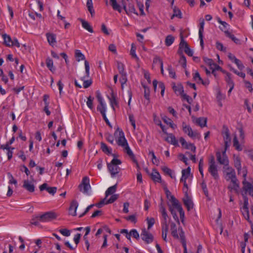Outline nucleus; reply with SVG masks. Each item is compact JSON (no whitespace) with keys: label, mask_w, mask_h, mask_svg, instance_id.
I'll return each instance as SVG.
<instances>
[{"label":"nucleus","mask_w":253,"mask_h":253,"mask_svg":"<svg viewBox=\"0 0 253 253\" xmlns=\"http://www.w3.org/2000/svg\"><path fill=\"white\" fill-rule=\"evenodd\" d=\"M169 201L171 202V205H169V208L173 218L179 224V220L176 214V211H177L179 212L180 218L181 222L183 223L185 213L181 205L173 196H171L170 197Z\"/></svg>","instance_id":"1"},{"label":"nucleus","mask_w":253,"mask_h":253,"mask_svg":"<svg viewBox=\"0 0 253 253\" xmlns=\"http://www.w3.org/2000/svg\"><path fill=\"white\" fill-rule=\"evenodd\" d=\"M114 135L117 136V144L123 148V152L128 156H133V153L129 147L127 140L125 138L123 131L118 128L115 131Z\"/></svg>","instance_id":"2"},{"label":"nucleus","mask_w":253,"mask_h":253,"mask_svg":"<svg viewBox=\"0 0 253 253\" xmlns=\"http://www.w3.org/2000/svg\"><path fill=\"white\" fill-rule=\"evenodd\" d=\"M121 164V161L116 158H113L110 163L107 164V167L112 177H116L120 172L121 168L119 165Z\"/></svg>","instance_id":"3"},{"label":"nucleus","mask_w":253,"mask_h":253,"mask_svg":"<svg viewBox=\"0 0 253 253\" xmlns=\"http://www.w3.org/2000/svg\"><path fill=\"white\" fill-rule=\"evenodd\" d=\"M57 213L53 211L45 212L42 214H39L36 216V218L41 222H48L56 219Z\"/></svg>","instance_id":"4"},{"label":"nucleus","mask_w":253,"mask_h":253,"mask_svg":"<svg viewBox=\"0 0 253 253\" xmlns=\"http://www.w3.org/2000/svg\"><path fill=\"white\" fill-rule=\"evenodd\" d=\"M182 129L184 132L187 134L192 139H199L201 137L200 134L196 130H193L190 126L187 125L185 123H183L182 125Z\"/></svg>","instance_id":"5"},{"label":"nucleus","mask_w":253,"mask_h":253,"mask_svg":"<svg viewBox=\"0 0 253 253\" xmlns=\"http://www.w3.org/2000/svg\"><path fill=\"white\" fill-rule=\"evenodd\" d=\"M208 171L215 180L219 178L217 166L215 164L214 157L212 156L209 160Z\"/></svg>","instance_id":"6"},{"label":"nucleus","mask_w":253,"mask_h":253,"mask_svg":"<svg viewBox=\"0 0 253 253\" xmlns=\"http://www.w3.org/2000/svg\"><path fill=\"white\" fill-rule=\"evenodd\" d=\"M172 88L175 93L177 95H180L184 99L190 103L191 98L184 93L183 87L181 84H173Z\"/></svg>","instance_id":"7"},{"label":"nucleus","mask_w":253,"mask_h":253,"mask_svg":"<svg viewBox=\"0 0 253 253\" xmlns=\"http://www.w3.org/2000/svg\"><path fill=\"white\" fill-rule=\"evenodd\" d=\"M96 98L99 102V105L97 106V110L99 111L101 115L106 114V103L99 91H97L96 92Z\"/></svg>","instance_id":"8"},{"label":"nucleus","mask_w":253,"mask_h":253,"mask_svg":"<svg viewBox=\"0 0 253 253\" xmlns=\"http://www.w3.org/2000/svg\"><path fill=\"white\" fill-rule=\"evenodd\" d=\"M79 189L84 194H87L88 191L91 189L88 177H83L81 183L79 185Z\"/></svg>","instance_id":"9"},{"label":"nucleus","mask_w":253,"mask_h":253,"mask_svg":"<svg viewBox=\"0 0 253 253\" xmlns=\"http://www.w3.org/2000/svg\"><path fill=\"white\" fill-rule=\"evenodd\" d=\"M226 150L227 149H225L222 153L218 152L216 154L217 161L220 164L224 166V168H226L229 164V160L226 155Z\"/></svg>","instance_id":"10"},{"label":"nucleus","mask_w":253,"mask_h":253,"mask_svg":"<svg viewBox=\"0 0 253 253\" xmlns=\"http://www.w3.org/2000/svg\"><path fill=\"white\" fill-rule=\"evenodd\" d=\"M160 211L162 213L163 221H162V226L165 225L169 226V216L167 214L166 210L162 203L160 205Z\"/></svg>","instance_id":"11"},{"label":"nucleus","mask_w":253,"mask_h":253,"mask_svg":"<svg viewBox=\"0 0 253 253\" xmlns=\"http://www.w3.org/2000/svg\"><path fill=\"white\" fill-rule=\"evenodd\" d=\"M205 21L204 19H200L199 29V38L200 40V45L202 47H204V31Z\"/></svg>","instance_id":"12"},{"label":"nucleus","mask_w":253,"mask_h":253,"mask_svg":"<svg viewBox=\"0 0 253 253\" xmlns=\"http://www.w3.org/2000/svg\"><path fill=\"white\" fill-rule=\"evenodd\" d=\"M141 239L147 244L151 243L153 241L152 234L145 229L142 230L141 233Z\"/></svg>","instance_id":"13"},{"label":"nucleus","mask_w":253,"mask_h":253,"mask_svg":"<svg viewBox=\"0 0 253 253\" xmlns=\"http://www.w3.org/2000/svg\"><path fill=\"white\" fill-rule=\"evenodd\" d=\"M23 187L29 192L32 193L35 191V186L33 182L28 180L23 181Z\"/></svg>","instance_id":"14"},{"label":"nucleus","mask_w":253,"mask_h":253,"mask_svg":"<svg viewBox=\"0 0 253 253\" xmlns=\"http://www.w3.org/2000/svg\"><path fill=\"white\" fill-rule=\"evenodd\" d=\"M224 141L225 149H227L228 147H229L231 138L230 137L229 131L228 129H226L224 132L222 133Z\"/></svg>","instance_id":"15"},{"label":"nucleus","mask_w":253,"mask_h":253,"mask_svg":"<svg viewBox=\"0 0 253 253\" xmlns=\"http://www.w3.org/2000/svg\"><path fill=\"white\" fill-rule=\"evenodd\" d=\"M171 232L172 236L176 239H180V233L181 230H182L181 228L178 229V231L177 230L176 226L175 223H172L170 225ZM183 232V231L182 230Z\"/></svg>","instance_id":"16"},{"label":"nucleus","mask_w":253,"mask_h":253,"mask_svg":"<svg viewBox=\"0 0 253 253\" xmlns=\"http://www.w3.org/2000/svg\"><path fill=\"white\" fill-rule=\"evenodd\" d=\"M118 198V195L117 194H113L111 196L109 200L105 202V199H104L101 201L99 203H98L96 206L100 208L104 204H108L113 203L115 202Z\"/></svg>","instance_id":"17"},{"label":"nucleus","mask_w":253,"mask_h":253,"mask_svg":"<svg viewBox=\"0 0 253 253\" xmlns=\"http://www.w3.org/2000/svg\"><path fill=\"white\" fill-rule=\"evenodd\" d=\"M183 201L188 211H190L191 209H193V202L191 198L188 196L187 194H185V197L183 199Z\"/></svg>","instance_id":"18"},{"label":"nucleus","mask_w":253,"mask_h":253,"mask_svg":"<svg viewBox=\"0 0 253 253\" xmlns=\"http://www.w3.org/2000/svg\"><path fill=\"white\" fill-rule=\"evenodd\" d=\"M79 204L76 200H73L70 205L69 212V214L72 216H76L77 215L76 211L78 208Z\"/></svg>","instance_id":"19"},{"label":"nucleus","mask_w":253,"mask_h":253,"mask_svg":"<svg viewBox=\"0 0 253 253\" xmlns=\"http://www.w3.org/2000/svg\"><path fill=\"white\" fill-rule=\"evenodd\" d=\"M167 135V136L165 138L167 142L174 146L178 145V140L172 133H168Z\"/></svg>","instance_id":"20"},{"label":"nucleus","mask_w":253,"mask_h":253,"mask_svg":"<svg viewBox=\"0 0 253 253\" xmlns=\"http://www.w3.org/2000/svg\"><path fill=\"white\" fill-rule=\"evenodd\" d=\"M244 185L243 188L244 190L248 192L249 194L253 197V186L249 182L246 181V180H244L243 181Z\"/></svg>","instance_id":"21"},{"label":"nucleus","mask_w":253,"mask_h":253,"mask_svg":"<svg viewBox=\"0 0 253 253\" xmlns=\"http://www.w3.org/2000/svg\"><path fill=\"white\" fill-rule=\"evenodd\" d=\"M239 183L237 179L231 180V183L228 186V188L230 191H234L235 192L238 193L239 191Z\"/></svg>","instance_id":"22"},{"label":"nucleus","mask_w":253,"mask_h":253,"mask_svg":"<svg viewBox=\"0 0 253 253\" xmlns=\"http://www.w3.org/2000/svg\"><path fill=\"white\" fill-rule=\"evenodd\" d=\"M46 37L49 44L53 46L56 42V35L52 33H47L46 34Z\"/></svg>","instance_id":"23"},{"label":"nucleus","mask_w":253,"mask_h":253,"mask_svg":"<svg viewBox=\"0 0 253 253\" xmlns=\"http://www.w3.org/2000/svg\"><path fill=\"white\" fill-rule=\"evenodd\" d=\"M123 8L124 10L126 11L127 14H131L132 13H134L137 15V13L134 8V6L132 4H129L128 5V7L127 8L125 4H123Z\"/></svg>","instance_id":"24"},{"label":"nucleus","mask_w":253,"mask_h":253,"mask_svg":"<svg viewBox=\"0 0 253 253\" xmlns=\"http://www.w3.org/2000/svg\"><path fill=\"white\" fill-rule=\"evenodd\" d=\"M224 32L226 37L231 39L236 44L240 45L241 44V41L237 39L234 35L232 34L228 31H224Z\"/></svg>","instance_id":"25"},{"label":"nucleus","mask_w":253,"mask_h":253,"mask_svg":"<svg viewBox=\"0 0 253 253\" xmlns=\"http://www.w3.org/2000/svg\"><path fill=\"white\" fill-rule=\"evenodd\" d=\"M207 119L205 117H200L195 119V123L201 127L207 126Z\"/></svg>","instance_id":"26"},{"label":"nucleus","mask_w":253,"mask_h":253,"mask_svg":"<svg viewBox=\"0 0 253 253\" xmlns=\"http://www.w3.org/2000/svg\"><path fill=\"white\" fill-rule=\"evenodd\" d=\"M110 105L112 109L115 110V107L118 106V103L117 100V97L113 92L111 93L110 97H109Z\"/></svg>","instance_id":"27"},{"label":"nucleus","mask_w":253,"mask_h":253,"mask_svg":"<svg viewBox=\"0 0 253 253\" xmlns=\"http://www.w3.org/2000/svg\"><path fill=\"white\" fill-rule=\"evenodd\" d=\"M191 169L189 167L186 169H184L182 170V176L180 178V181H184L186 180L190 174Z\"/></svg>","instance_id":"28"},{"label":"nucleus","mask_w":253,"mask_h":253,"mask_svg":"<svg viewBox=\"0 0 253 253\" xmlns=\"http://www.w3.org/2000/svg\"><path fill=\"white\" fill-rule=\"evenodd\" d=\"M163 171L166 173L168 174L171 178L175 179L176 177L174 171L167 167H163L162 168Z\"/></svg>","instance_id":"29"},{"label":"nucleus","mask_w":253,"mask_h":253,"mask_svg":"<svg viewBox=\"0 0 253 253\" xmlns=\"http://www.w3.org/2000/svg\"><path fill=\"white\" fill-rule=\"evenodd\" d=\"M151 178L155 182H161V177L159 172L155 170H153Z\"/></svg>","instance_id":"30"},{"label":"nucleus","mask_w":253,"mask_h":253,"mask_svg":"<svg viewBox=\"0 0 253 253\" xmlns=\"http://www.w3.org/2000/svg\"><path fill=\"white\" fill-rule=\"evenodd\" d=\"M2 38L4 41V43L5 45L8 47L12 46V40H11V37L5 34L2 35Z\"/></svg>","instance_id":"31"},{"label":"nucleus","mask_w":253,"mask_h":253,"mask_svg":"<svg viewBox=\"0 0 253 253\" xmlns=\"http://www.w3.org/2000/svg\"><path fill=\"white\" fill-rule=\"evenodd\" d=\"M173 13L171 16V19H173L174 17H177L178 18H182V13L179 9L177 8L176 6H174L173 8Z\"/></svg>","instance_id":"32"},{"label":"nucleus","mask_w":253,"mask_h":253,"mask_svg":"<svg viewBox=\"0 0 253 253\" xmlns=\"http://www.w3.org/2000/svg\"><path fill=\"white\" fill-rule=\"evenodd\" d=\"M101 149L102 151L107 155H111L112 154V150L111 148H109L107 146V145L103 143H101Z\"/></svg>","instance_id":"33"},{"label":"nucleus","mask_w":253,"mask_h":253,"mask_svg":"<svg viewBox=\"0 0 253 253\" xmlns=\"http://www.w3.org/2000/svg\"><path fill=\"white\" fill-rule=\"evenodd\" d=\"M193 78L197 83H202L203 84H205L204 82L203 81L198 71H196L193 73Z\"/></svg>","instance_id":"34"},{"label":"nucleus","mask_w":253,"mask_h":253,"mask_svg":"<svg viewBox=\"0 0 253 253\" xmlns=\"http://www.w3.org/2000/svg\"><path fill=\"white\" fill-rule=\"evenodd\" d=\"M180 240L182 243L183 247L184 248V253H187V247H186V240L184 236V233L181 230V232L180 233Z\"/></svg>","instance_id":"35"},{"label":"nucleus","mask_w":253,"mask_h":253,"mask_svg":"<svg viewBox=\"0 0 253 253\" xmlns=\"http://www.w3.org/2000/svg\"><path fill=\"white\" fill-rule=\"evenodd\" d=\"M226 179L227 180H235L237 179L235 175V170L233 169H230V172H226Z\"/></svg>","instance_id":"36"},{"label":"nucleus","mask_w":253,"mask_h":253,"mask_svg":"<svg viewBox=\"0 0 253 253\" xmlns=\"http://www.w3.org/2000/svg\"><path fill=\"white\" fill-rule=\"evenodd\" d=\"M46 64L47 67L48 69L52 72H53L55 71V68L53 66V60L50 59L49 57H48L46 59Z\"/></svg>","instance_id":"37"},{"label":"nucleus","mask_w":253,"mask_h":253,"mask_svg":"<svg viewBox=\"0 0 253 253\" xmlns=\"http://www.w3.org/2000/svg\"><path fill=\"white\" fill-rule=\"evenodd\" d=\"M117 184L109 187L105 192V197H107L108 196L113 194L116 191Z\"/></svg>","instance_id":"38"},{"label":"nucleus","mask_w":253,"mask_h":253,"mask_svg":"<svg viewBox=\"0 0 253 253\" xmlns=\"http://www.w3.org/2000/svg\"><path fill=\"white\" fill-rule=\"evenodd\" d=\"M75 57L78 61H80L81 60H83L85 59L84 55L82 53V52L78 49L75 50Z\"/></svg>","instance_id":"39"},{"label":"nucleus","mask_w":253,"mask_h":253,"mask_svg":"<svg viewBox=\"0 0 253 253\" xmlns=\"http://www.w3.org/2000/svg\"><path fill=\"white\" fill-rule=\"evenodd\" d=\"M241 211L243 214V216L245 219L250 223H252V221L250 219L249 208H242Z\"/></svg>","instance_id":"40"},{"label":"nucleus","mask_w":253,"mask_h":253,"mask_svg":"<svg viewBox=\"0 0 253 253\" xmlns=\"http://www.w3.org/2000/svg\"><path fill=\"white\" fill-rule=\"evenodd\" d=\"M163 120L166 124L169 125V126L172 129H175L176 127V125H175L172 121L169 118L167 117H165L163 118Z\"/></svg>","instance_id":"41"},{"label":"nucleus","mask_w":253,"mask_h":253,"mask_svg":"<svg viewBox=\"0 0 253 253\" xmlns=\"http://www.w3.org/2000/svg\"><path fill=\"white\" fill-rule=\"evenodd\" d=\"M81 22L82 26L84 29H86L90 33L93 32V30L91 27L90 26V25H89V24L88 23V22L84 20H81Z\"/></svg>","instance_id":"42"},{"label":"nucleus","mask_w":253,"mask_h":253,"mask_svg":"<svg viewBox=\"0 0 253 253\" xmlns=\"http://www.w3.org/2000/svg\"><path fill=\"white\" fill-rule=\"evenodd\" d=\"M111 4L114 10H117L119 12H121V8L120 5L117 3L116 0H110Z\"/></svg>","instance_id":"43"},{"label":"nucleus","mask_w":253,"mask_h":253,"mask_svg":"<svg viewBox=\"0 0 253 253\" xmlns=\"http://www.w3.org/2000/svg\"><path fill=\"white\" fill-rule=\"evenodd\" d=\"M234 163L235 167L237 169L241 168V159L239 156L234 155Z\"/></svg>","instance_id":"44"},{"label":"nucleus","mask_w":253,"mask_h":253,"mask_svg":"<svg viewBox=\"0 0 253 253\" xmlns=\"http://www.w3.org/2000/svg\"><path fill=\"white\" fill-rule=\"evenodd\" d=\"M86 6L87 7L88 10L92 16L94 13V10L93 9L92 0H87Z\"/></svg>","instance_id":"45"},{"label":"nucleus","mask_w":253,"mask_h":253,"mask_svg":"<svg viewBox=\"0 0 253 253\" xmlns=\"http://www.w3.org/2000/svg\"><path fill=\"white\" fill-rule=\"evenodd\" d=\"M233 146L238 151H241L242 150V147L239 144V141L236 135H235L233 138Z\"/></svg>","instance_id":"46"},{"label":"nucleus","mask_w":253,"mask_h":253,"mask_svg":"<svg viewBox=\"0 0 253 253\" xmlns=\"http://www.w3.org/2000/svg\"><path fill=\"white\" fill-rule=\"evenodd\" d=\"M122 76L121 78L120 79V81L121 84V87L122 89H123L124 87V85L126 84L127 79V76L126 74V73L124 74H121Z\"/></svg>","instance_id":"47"},{"label":"nucleus","mask_w":253,"mask_h":253,"mask_svg":"<svg viewBox=\"0 0 253 253\" xmlns=\"http://www.w3.org/2000/svg\"><path fill=\"white\" fill-rule=\"evenodd\" d=\"M169 229V226L168 225H165V226H162V238L163 240L167 242V232L168 231Z\"/></svg>","instance_id":"48"},{"label":"nucleus","mask_w":253,"mask_h":253,"mask_svg":"<svg viewBox=\"0 0 253 253\" xmlns=\"http://www.w3.org/2000/svg\"><path fill=\"white\" fill-rule=\"evenodd\" d=\"M174 40V37L171 35H169L168 36L165 40V44L167 46H170L171 45Z\"/></svg>","instance_id":"49"},{"label":"nucleus","mask_w":253,"mask_h":253,"mask_svg":"<svg viewBox=\"0 0 253 253\" xmlns=\"http://www.w3.org/2000/svg\"><path fill=\"white\" fill-rule=\"evenodd\" d=\"M238 172L239 174L241 175L243 178H244V180H246V176L247 175V170L246 168H243L242 169V168L237 169Z\"/></svg>","instance_id":"50"},{"label":"nucleus","mask_w":253,"mask_h":253,"mask_svg":"<svg viewBox=\"0 0 253 253\" xmlns=\"http://www.w3.org/2000/svg\"><path fill=\"white\" fill-rule=\"evenodd\" d=\"M93 99L94 98L90 96L87 98V100L86 101V105L87 107L91 110L94 109L93 105Z\"/></svg>","instance_id":"51"},{"label":"nucleus","mask_w":253,"mask_h":253,"mask_svg":"<svg viewBox=\"0 0 253 253\" xmlns=\"http://www.w3.org/2000/svg\"><path fill=\"white\" fill-rule=\"evenodd\" d=\"M210 69L212 70V74H214L215 71H222V68L217 64H215L214 63H213L212 64H211V66H210Z\"/></svg>","instance_id":"52"},{"label":"nucleus","mask_w":253,"mask_h":253,"mask_svg":"<svg viewBox=\"0 0 253 253\" xmlns=\"http://www.w3.org/2000/svg\"><path fill=\"white\" fill-rule=\"evenodd\" d=\"M227 78H226V81L229 85V87H234V84L233 81L232 80L230 77V74L227 73Z\"/></svg>","instance_id":"53"},{"label":"nucleus","mask_w":253,"mask_h":253,"mask_svg":"<svg viewBox=\"0 0 253 253\" xmlns=\"http://www.w3.org/2000/svg\"><path fill=\"white\" fill-rule=\"evenodd\" d=\"M203 166H204V161L203 159H201L199 161V170L201 174L202 177H204V172H203Z\"/></svg>","instance_id":"54"},{"label":"nucleus","mask_w":253,"mask_h":253,"mask_svg":"<svg viewBox=\"0 0 253 253\" xmlns=\"http://www.w3.org/2000/svg\"><path fill=\"white\" fill-rule=\"evenodd\" d=\"M168 71L169 72V76L175 79L176 78V75L175 71L173 70V69L172 68V66L171 65H169L168 67Z\"/></svg>","instance_id":"55"},{"label":"nucleus","mask_w":253,"mask_h":253,"mask_svg":"<svg viewBox=\"0 0 253 253\" xmlns=\"http://www.w3.org/2000/svg\"><path fill=\"white\" fill-rule=\"evenodd\" d=\"M117 68L120 74H124L126 73L125 72V66L122 63L117 62Z\"/></svg>","instance_id":"56"},{"label":"nucleus","mask_w":253,"mask_h":253,"mask_svg":"<svg viewBox=\"0 0 253 253\" xmlns=\"http://www.w3.org/2000/svg\"><path fill=\"white\" fill-rule=\"evenodd\" d=\"M148 224V229H150L155 223V219L153 217H147L146 219Z\"/></svg>","instance_id":"57"},{"label":"nucleus","mask_w":253,"mask_h":253,"mask_svg":"<svg viewBox=\"0 0 253 253\" xmlns=\"http://www.w3.org/2000/svg\"><path fill=\"white\" fill-rule=\"evenodd\" d=\"M7 176L9 179V184H13L14 185L17 184V182L16 180L13 177L12 175L10 172L7 173Z\"/></svg>","instance_id":"58"},{"label":"nucleus","mask_w":253,"mask_h":253,"mask_svg":"<svg viewBox=\"0 0 253 253\" xmlns=\"http://www.w3.org/2000/svg\"><path fill=\"white\" fill-rule=\"evenodd\" d=\"M84 66H85V71L86 73V77L88 78L89 77V62L87 60L84 61Z\"/></svg>","instance_id":"59"},{"label":"nucleus","mask_w":253,"mask_h":253,"mask_svg":"<svg viewBox=\"0 0 253 253\" xmlns=\"http://www.w3.org/2000/svg\"><path fill=\"white\" fill-rule=\"evenodd\" d=\"M135 50H136V47H135V46L133 44H132L131 48L130 51V54L132 56V57H133V58H134L136 59H138V58L137 55L136 54Z\"/></svg>","instance_id":"60"},{"label":"nucleus","mask_w":253,"mask_h":253,"mask_svg":"<svg viewBox=\"0 0 253 253\" xmlns=\"http://www.w3.org/2000/svg\"><path fill=\"white\" fill-rule=\"evenodd\" d=\"M149 154L151 155L152 156V161L153 163L157 165H158L159 163V160L157 159L154 152H150Z\"/></svg>","instance_id":"61"},{"label":"nucleus","mask_w":253,"mask_h":253,"mask_svg":"<svg viewBox=\"0 0 253 253\" xmlns=\"http://www.w3.org/2000/svg\"><path fill=\"white\" fill-rule=\"evenodd\" d=\"M216 47L218 50L222 51H226V48L224 47L223 44L219 42H216Z\"/></svg>","instance_id":"62"},{"label":"nucleus","mask_w":253,"mask_h":253,"mask_svg":"<svg viewBox=\"0 0 253 253\" xmlns=\"http://www.w3.org/2000/svg\"><path fill=\"white\" fill-rule=\"evenodd\" d=\"M144 97L147 100H149L150 99V89L148 87L146 86H144Z\"/></svg>","instance_id":"63"},{"label":"nucleus","mask_w":253,"mask_h":253,"mask_svg":"<svg viewBox=\"0 0 253 253\" xmlns=\"http://www.w3.org/2000/svg\"><path fill=\"white\" fill-rule=\"evenodd\" d=\"M234 63L237 65L238 68L240 70H242L245 68V66H244V65L243 64L242 62L238 59L236 60V61L234 62Z\"/></svg>","instance_id":"64"}]
</instances>
